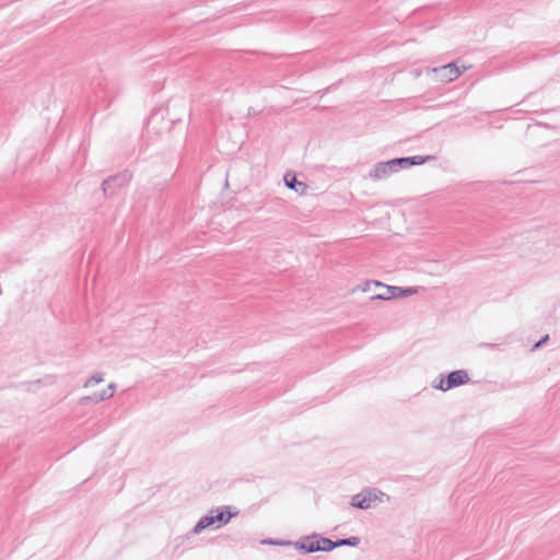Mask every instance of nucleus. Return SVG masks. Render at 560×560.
<instances>
[{
	"instance_id": "f257e3e1",
	"label": "nucleus",
	"mask_w": 560,
	"mask_h": 560,
	"mask_svg": "<svg viewBox=\"0 0 560 560\" xmlns=\"http://www.w3.org/2000/svg\"><path fill=\"white\" fill-rule=\"evenodd\" d=\"M237 512L231 513L229 506H222L211 510L208 515L200 517L198 523L192 528L194 534H200L202 530L209 527L220 528L228 524L230 520L235 516Z\"/></svg>"
},
{
	"instance_id": "f03ea898",
	"label": "nucleus",
	"mask_w": 560,
	"mask_h": 560,
	"mask_svg": "<svg viewBox=\"0 0 560 560\" xmlns=\"http://www.w3.org/2000/svg\"><path fill=\"white\" fill-rule=\"evenodd\" d=\"M384 499L388 500V495H386L380 489L365 488L361 492L352 495L351 505L360 510H368L375 505L376 502H384Z\"/></svg>"
},
{
	"instance_id": "7ed1b4c3",
	"label": "nucleus",
	"mask_w": 560,
	"mask_h": 560,
	"mask_svg": "<svg viewBox=\"0 0 560 560\" xmlns=\"http://www.w3.org/2000/svg\"><path fill=\"white\" fill-rule=\"evenodd\" d=\"M470 381L469 375L466 370H456L447 374L446 377L444 375H440L432 384L433 388L447 392L454 387H458L460 385H465Z\"/></svg>"
},
{
	"instance_id": "20e7f679",
	"label": "nucleus",
	"mask_w": 560,
	"mask_h": 560,
	"mask_svg": "<svg viewBox=\"0 0 560 560\" xmlns=\"http://www.w3.org/2000/svg\"><path fill=\"white\" fill-rule=\"evenodd\" d=\"M131 178L128 172H122L113 176H109L102 183V190L105 197H110L124 186H126Z\"/></svg>"
},
{
	"instance_id": "39448f33",
	"label": "nucleus",
	"mask_w": 560,
	"mask_h": 560,
	"mask_svg": "<svg viewBox=\"0 0 560 560\" xmlns=\"http://www.w3.org/2000/svg\"><path fill=\"white\" fill-rule=\"evenodd\" d=\"M432 72L441 82H452L462 74V71L458 69L455 62H450L447 65L434 68L432 69Z\"/></svg>"
},
{
	"instance_id": "423d86ee",
	"label": "nucleus",
	"mask_w": 560,
	"mask_h": 560,
	"mask_svg": "<svg viewBox=\"0 0 560 560\" xmlns=\"http://www.w3.org/2000/svg\"><path fill=\"white\" fill-rule=\"evenodd\" d=\"M373 285L380 289V292L372 296V300H390L400 298L401 288L395 285H387L380 281H373Z\"/></svg>"
},
{
	"instance_id": "0eeeda50",
	"label": "nucleus",
	"mask_w": 560,
	"mask_h": 560,
	"mask_svg": "<svg viewBox=\"0 0 560 560\" xmlns=\"http://www.w3.org/2000/svg\"><path fill=\"white\" fill-rule=\"evenodd\" d=\"M318 541V535L305 536L294 542V547L302 553H312L319 551L320 547Z\"/></svg>"
},
{
	"instance_id": "6e6552de",
	"label": "nucleus",
	"mask_w": 560,
	"mask_h": 560,
	"mask_svg": "<svg viewBox=\"0 0 560 560\" xmlns=\"http://www.w3.org/2000/svg\"><path fill=\"white\" fill-rule=\"evenodd\" d=\"M396 173L394 165H392V161L378 162L369 173V177L374 180H381L387 178L390 174Z\"/></svg>"
},
{
	"instance_id": "1a4fd4ad",
	"label": "nucleus",
	"mask_w": 560,
	"mask_h": 560,
	"mask_svg": "<svg viewBox=\"0 0 560 560\" xmlns=\"http://www.w3.org/2000/svg\"><path fill=\"white\" fill-rule=\"evenodd\" d=\"M284 183L289 189H292L300 195H304L307 190V185L305 183L299 182L294 175L289 173L284 175Z\"/></svg>"
},
{
	"instance_id": "9d476101",
	"label": "nucleus",
	"mask_w": 560,
	"mask_h": 560,
	"mask_svg": "<svg viewBox=\"0 0 560 560\" xmlns=\"http://www.w3.org/2000/svg\"><path fill=\"white\" fill-rule=\"evenodd\" d=\"M110 397H113V392L102 390L101 393H94L90 396L81 398V402L84 404L85 401H93L97 404L103 400L109 399Z\"/></svg>"
},
{
	"instance_id": "9b49d317",
	"label": "nucleus",
	"mask_w": 560,
	"mask_h": 560,
	"mask_svg": "<svg viewBox=\"0 0 560 560\" xmlns=\"http://www.w3.org/2000/svg\"><path fill=\"white\" fill-rule=\"evenodd\" d=\"M319 544V551H331L332 549L337 548V542L329 539V538H325V537H319L318 536V541Z\"/></svg>"
},
{
	"instance_id": "f8f14e48",
	"label": "nucleus",
	"mask_w": 560,
	"mask_h": 560,
	"mask_svg": "<svg viewBox=\"0 0 560 560\" xmlns=\"http://www.w3.org/2000/svg\"><path fill=\"white\" fill-rule=\"evenodd\" d=\"M336 542H337V547H342V546L357 547L360 544V538L352 536V537H348V538L338 539V540H336Z\"/></svg>"
},
{
	"instance_id": "ddd939ff",
	"label": "nucleus",
	"mask_w": 560,
	"mask_h": 560,
	"mask_svg": "<svg viewBox=\"0 0 560 560\" xmlns=\"http://www.w3.org/2000/svg\"><path fill=\"white\" fill-rule=\"evenodd\" d=\"M104 381V374L101 372L94 373L85 383L84 387H90L94 384L102 383Z\"/></svg>"
},
{
	"instance_id": "4468645a",
	"label": "nucleus",
	"mask_w": 560,
	"mask_h": 560,
	"mask_svg": "<svg viewBox=\"0 0 560 560\" xmlns=\"http://www.w3.org/2000/svg\"><path fill=\"white\" fill-rule=\"evenodd\" d=\"M392 165H394L396 172H398L400 168L408 167V160L407 158H395L392 159Z\"/></svg>"
},
{
	"instance_id": "2eb2a0df",
	"label": "nucleus",
	"mask_w": 560,
	"mask_h": 560,
	"mask_svg": "<svg viewBox=\"0 0 560 560\" xmlns=\"http://www.w3.org/2000/svg\"><path fill=\"white\" fill-rule=\"evenodd\" d=\"M431 159L430 156H421V155H415V156H407L408 165H421L427 160Z\"/></svg>"
},
{
	"instance_id": "dca6fc26",
	"label": "nucleus",
	"mask_w": 560,
	"mask_h": 560,
	"mask_svg": "<svg viewBox=\"0 0 560 560\" xmlns=\"http://www.w3.org/2000/svg\"><path fill=\"white\" fill-rule=\"evenodd\" d=\"M416 292H417V290L415 288H406V289L401 288L400 296H409V295L415 294Z\"/></svg>"
},
{
	"instance_id": "f3484780",
	"label": "nucleus",
	"mask_w": 560,
	"mask_h": 560,
	"mask_svg": "<svg viewBox=\"0 0 560 560\" xmlns=\"http://www.w3.org/2000/svg\"><path fill=\"white\" fill-rule=\"evenodd\" d=\"M549 339V336L548 335H545L539 341H537L534 346H533V350H536L538 348H540L544 343L547 342V340Z\"/></svg>"
},
{
	"instance_id": "a211bd4d",
	"label": "nucleus",
	"mask_w": 560,
	"mask_h": 560,
	"mask_svg": "<svg viewBox=\"0 0 560 560\" xmlns=\"http://www.w3.org/2000/svg\"><path fill=\"white\" fill-rule=\"evenodd\" d=\"M262 542L269 544V545H289L290 544L289 541H278V540H273V539H266Z\"/></svg>"
},
{
	"instance_id": "6ab92c4d",
	"label": "nucleus",
	"mask_w": 560,
	"mask_h": 560,
	"mask_svg": "<svg viewBox=\"0 0 560 560\" xmlns=\"http://www.w3.org/2000/svg\"><path fill=\"white\" fill-rule=\"evenodd\" d=\"M115 388H116V384L115 383H110L106 390L114 393Z\"/></svg>"
},
{
	"instance_id": "aec40b11",
	"label": "nucleus",
	"mask_w": 560,
	"mask_h": 560,
	"mask_svg": "<svg viewBox=\"0 0 560 560\" xmlns=\"http://www.w3.org/2000/svg\"><path fill=\"white\" fill-rule=\"evenodd\" d=\"M155 118H156V116H155V115H153V116L150 118V120H149V125H151V124L155 120Z\"/></svg>"
},
{
	"instance_id": "412c9836",
	"label": "nucleus",
	"mask_w": 560,
	"mask_h": 560,
	"mask_svg": "<svg viewBox=\"0 0 560 560\" xmlns=\"http://www.w3.org/2000/svg\"><path fill=\"white\" fill-rule=\"evenodd\" d=\"M371 284H373V282H371ZM366 290H370V283H368L366 288H363V291H366Z\"/></svg>"
},
{
	"instance_id": "4be33fe9",
	"label": "nucleus",
	"mask_w": 560,
	"mask_h": 560,
	"mask_svg": "<svg viewBox=\"0 0 560 560\" xmlns=\"http://www.w3.org/2000/svg\"><path fill=\"white\" fill-rule=\"evenodd\" d=\"M371 284H373V282H371ZM366 290H370V283H368L366 288H363V291H366Z\"/></svg>"
}]
</instances>
